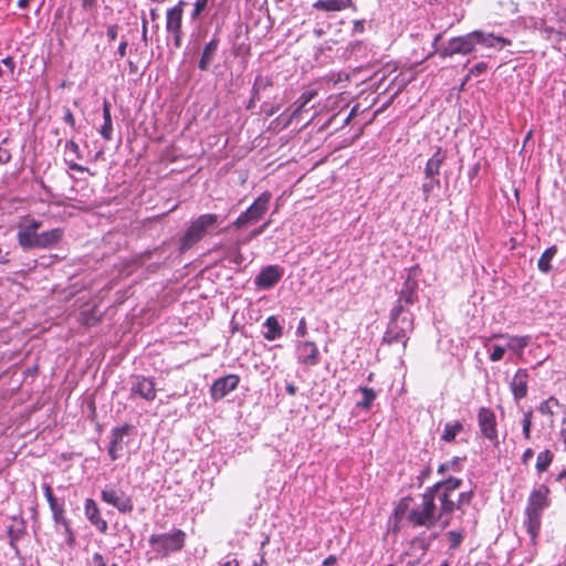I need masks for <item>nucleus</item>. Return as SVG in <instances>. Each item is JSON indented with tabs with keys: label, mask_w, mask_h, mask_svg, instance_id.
Wrapping results in <instances>:
<instances>
[{
	"label": "nucleus",
	"mask_w": 566,
	"mask_h": 566,
	"mask_svg": "<svg viewBox=\"0 0 566 566\" xmlns=\"http://www.w3.org/2000/svg\"><path fill=\"white\" fill-rule=\"evenodd\" d=\"M412 499L406 496L400 500L395 513L397 515L406 514L407 522L412 527L432 528L440 520H447V513H441V507L437 506V502L430 492L424 491L418 503L409 509Z\"/></svg>",
	"instance_id": "nucleus-1"
},
{
	"label": "nucleus",
	"mask_w": 566,
	"mask_h": 566,
	"mask_svg": "<svg viewBox=\"0 0 566 566\" xmlns=\"http://www.w3.org/2000/svg\"><path fill=\"white\" fill-rule=\"evenodd\" d=\"M549 489L545 484H541L537 489L533 490L527 499V504L524 512L523 526L530 536L528 543V557L527 560L532 562L536 555L537 537L542 525L543 512L549 506L548 499Z\"/></svg>",
	"instance_id": "nucleus-2"
},
{
	"label": "nucleus",
	"mask_w": 566,
	"mask_h": 566,
	"mask_svg": "<svg viewBox=\"0 0 566 566\" xmlns=\"http://www.w3.org/2000/svg\"><path fill=\"white\" fill-rule=\"evenodd\" d=\"M42 222L30 216L22 217L18 224L17 239L24 250L46 249L56 244L62 238V231L57 228L38 233Z\"/></svg>",
	"instance_id": "nucleus-3"
},
{
	"label": "nucleus",
	"mask_w": 566,
	"mask_h": 566,
	"mask_svg": "<svg viewBox=\"0 0 566 566\" xmlns=\"http://www.w3.org/2000/svg\"><path fill=\"white\" fill-rule=\"evenodd\" d=\"M186 543V533L182 530L174 528L169 533L150 535L148 544L150 553L155 558H166L170 554L180 552Z\"/></svg>",
	"instance_id": "nucleus-4"
},
{
	"label": "nucleus",
	"mask_w": 566,
	"mask_h": 566,
	"mask_svg": "<svg viewBox=\"0 0 566 566\" xmlns=\"http://www.w3.org/2000/svg\"><path fill=\"white\" fill-rule=\"evenodd\" d=\"M462 485V480L459 478L450 476L446 480L434 483L426 491L433 495L436 502H439L441 513H447V520L443 521V527L450 523V516L455 510V502L452 500V494Z\"/></svg>",
	"instance_id": "nucleus-5"
},
{
	"label": "nucleus",
	"mask_w": 566,
	"mask_h": 566,
	"mask_svg": "<svg viewBox=\"0 0 566 566\" xmlns=\"http://www.w3.org/2000/svg\"><path fill=\"white\" fill-rule=\"evenodd\" d=\"M412 329L413 319L411 313L395 314V311H391L384 342L387 344L401 343L405 348Z\"/></svg>",
	"instance_id": "nucleus-6"
},
{
	"label": "nucleus",
	"mask_w": 566,
	"mask_h": 566,
	"mask_svg": "<svg viewBox=\"0 0 566 566\" xmlns=\"http://www.w3.org/2000/svg\"><path fill=\"white\" fill-rule=\"evenodd\" d=\"M219 221V216L214 213H206L199 216L188 227L186 233L181 238L180 249L187 250L198 241H200L210 229Z\"/></svg>",
	"instance_id": "nucleus-7"
},
{
	"label": "nucleus",
	"mask_w": 566,
	"mask_h": 566,
	"mask_svg": "<svg viewBox=\"0 0 566 566\" xmlns=\"http://www.w3.org/2000/svg\"><path fill=\"white\" fill-rule=\"evenodd\" d=\"M419 273V265H413L408 270L407 276L399 292L397 304L391 310L395 311V314L410 313L406 310V306L412 305L417 302Z\"/></svg>",
	"instance_id": "nucleus-8"
},
{
	"label": "nucleus",
	"mask_w": 566,
	"mask_h": 566,
	"mask_svg": "<svg viewBox=\"0 0 566 566\" xmlns=\"http://www.w3.org/2000/svg\"><path fill=\"white\" fill-rule=\"evenodd\" d=\"M271 199V192L264 191L261 193L252 205L232 222L231 227L241 229L260 221L268 212Z\"/></svg>",
	"instance_id": "nucleus-9"
},
{
	"label": "nucleus",
	"mask_w": 566,
	"mask_h": 566,
	"mask_svg": "<svg viewBox=\"0 0 566 566\" xmlns=\"http://www.w3.org/2000/svg\"><path fill=\"white\" fill-rule=\"evenodd\" d=\"M101 499L106 504L116 507L120 513H130L134 510L132 497L115 485H106L101 492Z\"/></svg>",
	"instance_id": "nucleus-10"
},
{
	"label": "nucleus",
	"mask_w": 566,
	"mask_h": 566,
	"mask_svg": "<svg viewBox=\"0 0 566 566\" xmlns=\"http://www.w3.org/2000/svg\"><path fill=\"white\" fill-rule=\"evenodd\" d=\"M475 42V34H473L472 31L465 35L450 39L448 44L440 51L439 54L442 57L452 56L454 54L465 55L474 50Z\"/></svg>",
	"instance_id": "nucleus-11"
},
{
	"label": "nucleus",
	"mask_w": 566,
	"mask_h": 566,
	"mask_svg": "<svg viewBox=\"0 0 566 566\" xmlns=\"http://www.w3.org/2000/svg\"><path fill=\"white\" fill-rule=\"evenodd\" d=\"M156 388L153 378L143 375L133 376L130 379V398H142L153 401L156 398Z\"/></svg>",
	"instance_id": "nucleus-12"
},
{
	"label": "nucleus",
	"mask_w": 566,
	"mask_h": 566,
	"mask_svg": "<svg viewBox=\"0 0 566 566\" xmlns=\"http://www.w3.org/2000/svg\"><path fill=\"white\" fill-rule=\"evenodd\" d=\"M239 382L240 377L235 374H229L216 379L210 388L212 400L218 401L223 399L228 394L238 388Z\"/></svg>",
	"instance_id": "nucleus-13"
},
{
	"label": "nucleus",
	"mask_w": 566,
	"mask_h": 566,
	"mask_svg": "<svg viewBox=\"0 0 566 566\" xmlns=\"http://www.w3.org/2000/svg\"><path fill=\"white\" fill-rule=\"evenodd\" d=\"M296 358L298 364L313 367L319 363V352L314 342L302 340L296 344Z\"/></svg>",
	"instance_id": "nucleus-14"
},
{
	"label": "nucleus",
	"mask_w": 566,
	"mask_h": 566,
	"mask_svg": "<svg viewBox=\"0 0 566 566\" xmlns=\"http://www.w3.org/2000/svg\"><path fill=\"white\" fill-rule=\"evenodd\" d=\"M283 273L279 265H268L254 277V285L261 290H269L282 279Z\"/></svg>",
	"instance_id": "nucleus-15"
},
{
	"label": "nucleus",
	"mask_w": 566,
	"mask_h": 566,
	"mask_svg": "<svg viewBox=\"0 0 566 566\" xmlns=\"http://www.w3.org/2000/svg\"><path fill=\"white\" fill-rule=\"evenodd\" d=\"M478 422L482 434L486 439L490 441H495L497 439L496 417L491 409L485 407L480 408L478 412Z\"/></svg>",
	"instance_id": "nucleus-16"
},
{
	"label": "nucleus",
	"mask_w": 566,
	"mask_h": 566,
	"mask_svg": "<svg viewBox=\"0 0 566 566\" xmlns=\"http://www.w3.org/2000/svg\"><path fill=\"white\" fill-rule=\"evenodd\" d=\"M492 339H505L506 340V344H505L506 349L511 350L512 353L517 354L518 356H521L523 354L524 349L531 344V340H532L531 336H528V335L517 336V335H510V334H504V333L493 334L488 339V342H490Z\"/></svg>",
	"instance_id": "nucleus-17"
},
{
	"label": "nucleus",
	"mask_w": 566,
	"mask_h": 566,
	"mask_svg": "<svg viewBox=\"0 0 566 566\" xmlns=\"http://www.w3.org/2000/svg\"><path fill=\"white\" fill-rule=\"evenodd\" d=\"M130 427L123 426L114 428L111 433V442L108 447V455L115 461L119 459L124 451V438L128 434Z\"/></svg>",
	"instance_id": "nucleus-18"
},
{
	"label": "nucleus",
	"mask_w": 566,
	"mask_h": 566,
	"mask_svg": "<svg viewBox=\"0 0 566 566\" xmlns=\"http://www.w3.org/2000/svg\"><path fill=\"white\" fill-rule=\"evenodd\" d=\"M528 378V373L524 368L517 369V371L513 376L510 382V388L516 401H520L521 399L527 396Z\"/></svg>",
	"instance_id": "nucleus-19"
},
{
	"label": "nucleus",
	"mask_w": 566,
	"mask_h": 566,
	"mask_svg": "<svg viewBox=\"0 0 566 566\" xmlns=\"http://www.w3.org/2000/svg\"><path fill=\"white\" fill-rule=\"evenodd\" d=\"M186 2L180 0L175 7L167 10L166 13V30L167 32L181 31L184 7Z\"/></svg>",
	"instance_id": "nucleus-20"
},
{
	"label": "nucleus",
	"mask_w": 566,
	"mask_h": 566,
	"mask_svg": "<svg viewBox=\"0 0 566 566\" xmlns=\"http://www.w3.org/2000/svg\"><path fill=\"white\" fill-rule=\"evenodd\" d=\"M85 516L101 533L107 531V522L101 516L99 509L92 499H86L85 501Z\"/></svg>",
	"instance_id": "nucleus-21"
},
{
	"label": "nucleus",
	"mask_w": 566,
	"mask_h": 566,
	"mask_svg": "<svg viewBox=\"0 0 566 566\" xmlns=\"http://www.w3.org/2000/svg\"><path fill=\"white\" fill-rule=\"evenodd\" d=\"M473 34H475L476 43L482 44L486 48H494L501 50L504 46L512 44V41L510 39L503 36H495L493 33L485 34L482 31L475 30L473 31Z\"/></svg>",
	"instance_id": "nucleus-22"
},
{
	"label": "nucleus",
	"mask_w": 566,
	"mask_h": 566,
	"mask_svg": "<svg viewBox=\"0 0 566 566\" xmlns=\"http://www.w3.org/2000/svg\"><path fill=\"white\" fill-rule=\"evenodd\" d=\"M447 159V154L441 147H438L434 154L428 159L424 167V177L439 178L440 168Z\"/></svg>",
	"instance_id": "nucleus-23"
},
{
	"label": "nucleus",
	"mask_w": 566,
	"mask_h": 566,
	"mask_svg": "<svg viewBox=\"0 0 566 566\" xmlns=\"http://www.w3.org/2000/svg\"><path fill=\"white\" fill-rule=\"evenodd\" d=\"M313 8L327 12L342 11L347 8L356 10L353 0H317L313 3Z\"/></svg>",
	"instance_id": "nucleus-24"
},
{
	"label": "nucleus",
	"mask_w": 566,
	"mask_h": 566,
	"mask_svg": "<svg viewBox=\"0 0 566 566\" xmlns=\"http://www.w3.org/2000/svg\"><path fill=\"white\" fill-rule=\"evenodd\" d=\"M317 95V91L315 90H310V91H306L304 92L296 101V106L294 108V111L291 113V115L284 120L282 127L285 128L287 127L293 118H295L296 116H298L305 108V106L313 99L315 98Z\"/></svg>",
	"instance_id": "nucleus-25"
},
{
	"label": "nucleus",
	"mask_w": 566,
	"mask_h": 566,
	"mask_svg": "<svg viewBox=\"0 0 566 566\" xmlns=\"http://www.w3.org/2000/svg\"><path fill=\"white\" fill-rule=\"evenodd\" d=\"M272 87L273 81L271 77L258 75L252 87V101H260L265 95L269 96L268 91Z\"/></svg>",
	"instance_id": "nucleus-26"
},
{
	"label": "nucleus",
	"mask_w": 566,
	"mask_h": 566,
	"mask_svg": "<svg viewBox=\"0 0 566 566\" xmlns=\"http://www.w3.org/2000/svg\"><path fill=\"white\" fill-rule=\"evenodd\" d=\"M219 48V39H211L203 48L201 59L198 63V67L201 71H207L209 69L210 63L212 62L214 54Z\"/></svg>",
	"instance_id": "nucleus-27"
},
{
	"label": "nucleus",
	"mask_w": 566,
	"mask_h": 566,
	"mask_svg": "<svg viewBox=\"0 0 566 566\" xmlns=\"http://www.w3.org/2000/svg\"><path fill=\"white\" fill-rule=\"evenodd\" d=\"M103 118L104 124L101 127V135L105 139L111 140L113 135V123L111 115V104L107 99H104L103 102Z\"/></svg>",
	"instance_id": "nucleus-28"
},
{
	"label": "nucleus",
	"mask_w": 566,
	"mask_h": 566,
	"mask_svg": "<svg viewBox=\"0 0 566 566\" xmlns=\"http://www.w3.org/2000/svg\"><path fill=\"white\" fill-rule=\"evenodd\" d=\"M559 406V401L555 397H549L548 399L542 401L537 407V410L541 415L548 417L549 427L554 426L555 408H558Z\"/></svg>",
	"instance_id": "nucleus-29"
},
{
	"label": "nucleus",
	"mask_w": 566,
	"mask_h": 566,
	"mask_svg": "<svg viewBox=\"0 0 566 566\" xmlns=\"http://www.w3.org/2000/svg\"><path fill=\"white\" fill-rule=\"evenodd\" d=\"M264 326L266 327V332L264 333V338L268 340H275L282 335V327L275 316H270L265 319Z\"/></svg>",
	"instance_id": "nucleus-30"
},
{
	"label": "nucleus",
	"mask_w": 566,
	"mask_h": 566,
	"mask_svg": "<svg viewBox=\"0 0 566 566\" xmlns=\"http://www.w3.org/2000/svg\"><path fill=\"white\" fill-rule=\"evenodd\" d=\"M463 430L460 421L447 422L443 428L441 440L444 442H453L457 436Z\"/></svg>",
	"instance_id": "nucleus-31"
},
{
	"label": "nucleus",
	"mask_w": 566,
	"mask_h": 566,
	"mask_svg": "<svg viewBox=\"0 0 566 566\" xmlns=\"http://www.w3.org/2000/svg\"><path fill=\"white\" fill-rule=\"evenodd\" d=\"M358 391L361 394V399L357 401L356 406L364 410H369L377 397L376 391L373 388L363 386L358 388Z\"/></svg>",
	"instance_id": "nucleus-32"
},
{
	"label": "nucleus",
	"mask_w": 566,
	"mask_h": 566,
	"mask_svg": "<svg viewBox=\"0 0 566 566\" xmlns=\"http://www.w3.org/2000/svg\"><path fill=\"white\" fill-rule=\"evenodd\" d=\"M556 253H557V248L555 245L547 248L543 252V254L541 255V258L537 262V266H538L539 271H542L543 273H548L552 270L551 261L555 256Z\"/></svg>",
	"instance_id": "nucleus-33"
},
{
	"label": "nucleus",
	"mask_w": 566,
	"mask_h": 566,
	"mask_svg": "<svg viewBox=\"0 0 566 566\" xmlns=\"http://www.w3.org/2000/svg\"><path fill=\"white\" fill-rule=\"evenodd\" d=\"M553 459H554V454L551 450L545 449L544 451H541L536 458V465H535L536 471L538 473L546 472L548 470L549 465L552 464Z\"/></svg>",
	"instance_id": "nucleus-34"
},
{
	"label": "nucleus",
	"mask_w": 566,
	"mask_h": 566,
	"mask_svg": "<svg viewBox=\"0 0 566 566\" xmlns=\"http://www.w3.org/2000/svg\"><path fill=\"white\" fill-rule=\"evenodd\" d=\"M440 186H441V182H440L439 178H436V177H424V181H423V184L421 186V190H422V195H423V200L426 202H428L431 193L434 190L440 189Z\"/></svg>",
	"instance_id": "nucleus-35"
},
{
	"label": "nucleus",
	"mask_w": 566,
	"mask_h": 566,
	"mask_svg": "<svg viewBox=\"0 0 566 566\" xmlns=\"http://www.w3.org/2000/svg\"><path fill=\"white\" fill-rule=\"evenodd\" d=\"M461 462H462L461 458L454 457L450 461L441 463L438 468V473L444 474L446 472H449V471L459 472V471H461Z\"/></svg>",
	"instance_id": "nucleus-36"
},
{
	"label": "nucleus",
	"mask_w": 566,
	"mask_h": 566,
	"mask_svg": "<svg viewBox=\"0 0 566 566\" xmlns=\"http://www.w3.org/2000/svg\"><path fill=\"white\" fill-rule=\"evenodd\" d=\"M51 510L53 512L54 520L56 522H61L62 525L65 527V531L69 533L67 542L71 543V531L69 528L67 521L64 518V510L62 505L57 503L54 506H51Z\"/></svg>",
	"instance_id": "nucleus-37"
},
{
	"label": "nucleus",
	"mask_w": 566,
	"mask_h": 566,
	"mask_svg": "<svg viewBox=\"0 0 566 566\" xmlns=\"http://www.w3.org/2000/svg\"><path fill=\"white\" fill-rule=\"evenodd\" d=\"M532 421H533V411L527 410L523 413L522 419V433L525 440L531 439V428H532Z\"/></svg>",
	"instance_id": "nucleus-38"
},
{
	"label": "nucleus",
	"mask_w": 566,
	"mask_h": 566,
	"mask_svg": "<svg viewBox=\"0 0 566 566\" xmlns=\"http://www.w3.org/2000/svg\"><path fill=\"white\" fill-rule=\"evenodd\" d=\"M270 223H271V221L269 220V221L264 222L262 226H260L259 228H255L254 230H252L249 233V235L245 239L241 240L239 243L240 244H247L252 239L261 235L266 230V228L270 226Z\"/></svg>",
	"instance_id": "nucleus-39"
},
{
	"label": "nucleus",
	"mask_w": 566,
	"mask_h": 566,
	"mask_svg": "<svg viewBox=\"0 0 566 566\" xmlns=\"http://www.w3.org/2000/svg\"><path fill=\"white\" fill-rule=\"evenodd\" d=\"M472 497H473L472 490L467 491V492H461L458 496V502L455 503V509L461 510L463 507V505L470 504L472 501Z\"/></svg>",
	"instance_id": "nucleus-40"
},
{
	"label": "nucleus",
	"mask_w": 566,
	"mask_h": 566,
	"mask_svg": "<svg viewBox=\"0 0 566 566\" xmlns=\"http://www.w3.org/2000/svg\"><path fill=\"white\" fill-rule=\"evenodd\" d=\"M505 350V345H493V349L489 356L490 360L493 363L500 361L503 358Z\"/></svg>",
	"instance_id": "nucleus-41"
},
{
	"label": "nucleus",
	"mask_w": 566,
	"mask_h": 566,
	"mask_svg": "<svg viewBox=\"0 0 566 566\" xmlns=\"http://www.w3.org/2000/svg\"><path fill=\"white\" fill-rule=\"evenodd\" d=\"M207 4L208 0H196V2L193 3V10L191 12V19L196 20L206 9Z\"/></svg>",
	"instance_id": "nucleus-42"
},
{
	"label": "nucleus",
	"mask_w": 566,
	"mask_h": 566,
	"mask_svg": "<svg viewBox=\"0 0 566 566\" xmlns=\"http://www.w3.org/2000/svg\"><path fill=\"white\" fill-rule=\"evenodd\" d=\"M448 539L450 541V547L457 548L462 542V534L457 531H450L447 533Z\"/></svg>",
	"instance_id": "nucleus-43"
},
{
	"label": "nucleus",
	"mask_w": 566,
	"mask_h": 566,
	"mask_svg": "<svg viewBox=\"0 0 566 566\" xmlns=\"http://www.w3.org/2000/svg\"><path fill=\"white\" fill-rule=\"evenodd\" d=\"M11 159V151L7 148L0 145V164H7Z\"/></svg>",
	"instance_id": "nucleus-44"
},
{
	"label": "nucleus",
	"mask_w": 566,
	"mask_h": 566,
	"mask_svg": "<svg viewBox=\"0 0 566 566\" xmlns=\"http://www.w3.org/2000/svg\"><path fill=\"white\" fill-rule=\"evenodd\" d=\"M306 332H307V328H306V322H305V319H304V318H302V319L300 321V323H298V326H297V328H296L295 334H296V336H298V337H303V336H305Z\"/></svg>",
	"instance_id": "nucleus-45"
},
{
	"label": "nucleus",
	"mask_w": 566,
	"mask_h": 566,
	"mask_svg": "<svg viewBox=\"0 0 566 566\" xmlns=\"http://www.w3.org/2000/svg\"><path fill=\"white\" fill-rule=\"evenodd\" d=\"M2 63L4 66H7L10 71L11 74L14 73V70H15V62L13 60V57L11 56H7L2 60Z\"/></svg>",
	"instance_id": "nucleus-46"
},
{
	"label": "nucleus",
	"mask_w": 566,
	"mask_h": 566,
	"mask_svg": "<svg viewBox=\"0 0 566 566\" xmlns=\"http://www.w3.org/2000/svg\"><path fill=\"white\" fill-rule=\"evenodd\" d=\"M534 455V451L532 448H527L523 454H522V458H521V461L523 464H527L528 461L533 458Z\"/></svg>",
	"instance_id": "nucleus-47"
},
{
	"label": "nucleus",
	"mask_w": 566,
	"mask_h": 566,
	"mask_svg": "<svg viewBox=\"0 0 566 566\" xmlns=\"http://www.w3.org/2000/svg\"><path fill=\"white\" fill-rule=\"evenodd\" d=\"M219 566H239V562L237 558L228 556L226 559L219 563Z\"/></svg>",
	"instance_id": "nucleus-48"
},
{
	"label": "nucleus",
	"mask_w": 566,
	"mask_h": 566,
	"mask_svg": "<svg viewBox=\"0 0 566 566\" xmlns=\"http://www.w3.org/2000/svg\"><path fill=\"white\" fill-rule=\"evenodd\" d=\"M486 71V63L481 62L473 66L471 70V73L473 74H482Z\"/></svg>",
	"instance_id": "nucleus-49"
},
{
	"label": "nucleus",
	"mask_w": 566,
	"mask_h": 566,
	"mask_svg": "<svg viewBox=\"0 0 566 566\" xmlns=\"http://www.w3.org/2000/svg\"><path fill=\"white\" fill-rule=\"evenodd\" d=\"M172 34V38H174V45L176 48H180L181 46V39H182V31H179V32H170Z\"/></svg>",
	"instance_id": "nucleus-50"
},
{
	"label": "nucleus",
	"mask_w": 566,
	"mask_h": 566,
	"mask_svg": "<svg viewBox=\"0 0 566 566\" xmlns=\"http://www.w3.org/2000/svg\"><path fill=\"white\" fill-rule=\"evenodd\" d=\"M94 566H106L103 556L99 553L93 555Z\"/></svg>",
	"instance_id": "nucleus-51"
},
{
	"label": "nucleus",
	"mask_w": 566,
	"mask_h": 566,
	"mask_svg": "<svg viewBox=\"0 0 566 566\" xmlns=\"http://www.w3.org/2000/svg\"><path fill=\"white\" fill-rule=\"evenodd\" d=\"M353 31L355 33H363L364 32V21L363 20H356L354 22Z\"/></svg>",
	"instance_id": "nucleus-52"
},
{
	"label": "nucleus",
	"mask_w": 566,
	"mask_h": 566,
	"mask_svg": "<svg viewBox=\"0 0 566 566\" xmlns=\"http://www.w3.org/2000/svg\"><path fill=\"white\" fill-rule=\"evenodd\" d=\"M107 36L111 39V40H115L116 36H117V28L116 25H112L107 29Z\"/></svg>",
	"instance_id": "nucleus-53"
},
{
	"label": "nucleus",
	"mask_w": 566,
	"mask_h": 566,
	"mask_svg": "<svg viewBox=\"0 0 566 566\" xmlns=\"http://www.w3.org/2000/svg\"><path fill=\"white\" fill-rule=\"evenodd\" d=\"M285 390L290 396H294L297 391V387L294 384L290 382L286 384Z\"/></svg>",
	"instance_id": "nucleus-54"
},
{
	"label": "nucleus",
	"mask_w": 566,
	"mask_h": 566,
	"mask_svg": "<svg viewBox=\"0 0 566 566\" xmlns=\"http://www.w3.org/2000/svg\"><path fill=\"white\" fill-rule=\"evenodd\" d=\"M336 560H337V559H336V556H334V555H329V556H327V557L323 560V565H324V566H332V565H334V564L336 563Z\"/></svg>",
	"instance_id": "nucleus-55"
},
{
	"label": "nucleus",
	"mask_w": 566,
	"mask_h": 566,
	"mask_svg": "<svg viewBox=\"0 0 566 566\" xmlns=\"http://www.w3.org/2000/svg\"><path fill=\"white\" fill-rule=\"evenodd\" d=\"M126 49H127V42L124 41L119 44L118 50H117L120 57H124L126 55Z\"/></svg>",
	"instance_id": "nucleus-56"
},
{
	"label": "nucleus",
	"mask_w": 566,
	"mask_h": 566,
	"mask_svg": "<svg viewBox=\"0 0 566 566\" xmlns=\"http://www.w3.org/2000/svg\"><path fill=\"white\" fill-rule=\"evenodd\" d=\"M280 107L281 106L279 104L272 106L269 111H265L266 116L270 117V116L274 115L280 109Z\"/></svg>",
	"instance_id": "nucleus-57"
},
{
	"label": "nucleus",
	"mask_w": 566,
	"mask_h": 566,
	"mask_svg": "<svg viewBox=\"0 0 566 566\" xmlns=\"http://www.w3.org/2000/svg\"><path fill=\"white\" fill-rule=\"evenodd\" d=\"M30 1L31 0H19L18 1V7L21 8V9H27L29 7Z\"/></svg>",
	"instance_id": "nucleus-58"
},
{
	"label": "nucleus",
	"mask_w": 566,
	"mask_h": 566,
	"mask_svg": "<svg viewBox=\"0 0 566 566\" xmlns=\"http://www.w3.org/2000/svg\"><path fill=\"white\" fill-rule=\"evenodd\" d=\"M44 490H45V496H46L48 500L52 499L54 496L53 492H52V489L49 485H45Z\"/></svg>",
	"instance_id": "nucleus-59"
},
{
	"label": "nucleus",
	"mask_w": 566,
	"mask_h": 566,
	"mask_svg": "<svg viewBox=\"0 0 566 566\" xmlns=\"http://www.w3.org/2000/svg\"><path fill=\"white\" fill-rule=\"evenodd\" d=\"M264 552L261 553V559L260 563H254L253 566H262L264 564Z\"/></svg>",
	"instance_id": "nucleus-60"
},
{
	"label": "nucleus",
	"mask_w": 566,
	"mask_h": 566,
	"mask_svg": "<svg viewBox=\"0 0 566 566\" xmlns=\"http://www.w3.org/2000/svg\"><path fill=\"white\" fill-rule=\"evenodd\" d=\"M142 27H143V32H147V20L145 18H143V20H142Z\"/></svg>",
	"instance_id": "nucleus-61"
},
{
	"label": "nucleus",
	"mask_w": 566,
	"mask_h": 566,
	"mask_svg": "<svg viewBox=\"0 0 566 566\" xmlns=\"http://www.w3.org/2000/svg\"><path fill=\"white\" fill-rule=\"evenodd\" d=\"M150 18H151V20H156L157 19V11H156V9H151L150 10Z\"/></svg>",
	"instance_id": "nucleus-62"
},
{
	"label": "nucleus",
	"mask_w": 566,
	"mask_h": 566,
	"mask_svg": "<svg viewBox=\"0 0 566 566\" xmlns=\"http://www.w3.org/2000/svg\"><path fill=\"white\" fill-rule=\"evenodd\" d=\"M48 501L50 503V507L54 506L55 504H57V500L54 496L52 499H49Z\"/></svg>",
	"instance_id": "nucleus-63"
},
{
	"label": "nucleus",
	"mask_w": 566,
	"mask_h": 566,
	"mask_svg": "<svg viewBox=\"0 0 566 566\" xmlns=\"http://www.w3.org/2000/svg\"><path fill=\"white\" fill-rule=\"evenodd\" d=\"M270 542V537L269 536H265V538L263 539V542L261 543V549H263V547L269 544Z\"/></svg>",
	"instance_id": "nucleus-64"
}]
</instances>
